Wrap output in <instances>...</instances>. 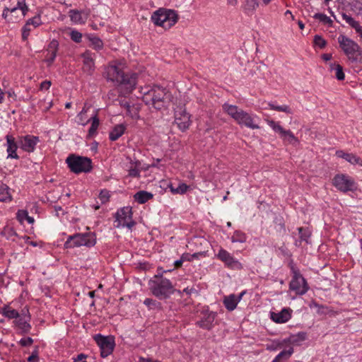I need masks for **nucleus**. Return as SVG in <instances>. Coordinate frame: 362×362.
Returning <instances> with one entry per match:
<instances>
[{
    "instance_id": "obj_43",
    "label": "nucleus",
    "mask_w": 362,
    "mask_h": 362,
    "mask_svg": "<svg viewBox=\"0 0 362 362\" xmlns=\"http://www.w3.org/2000/svg\"><path fill=\"white\" fill-rule=\"evenodd\" d=\"M27 26H30V25H33L35 28L39 26L42 24L41 18L40 15H37L33 18L28 19L26 22Z\"/></svg>"
},
{
    "instance_id": "obj_34",
    "label": "nucleus",
    "mask_w": 362,
    "mask_h": 362,
    "mask_svg": "<svg viewBox=\"0 0 362 362\" xmlns=\"http://www.w3.org/2000/svg\"><path fill=\"white\" fill-rule=\"evenodd\" d=\"M69 13L71 21L76 23H83L85 22V20L82 18L81 11L72 9L69 11Z\"/></svg>"
},
{
    "instance_id": "obj_44",
    "label": "nucleus",
    "mask_w": 362,
    "mask_h": 362,
    "mask_svg": "<svg viewBox=\"0 0 362 362\" xmlns=\"http://www.w3.org/2000/svg\"><path fill=\"white\" fill-rule=\"evenodd\" d=\"M188 188V185H187L185 183H182L180 184L177 188H173V187H171V191L173 193L183 194L187 192Z\"/></svg>"
},
{
    "instance_id": "obj_57",
    "label": "nucleus",
    "mask_w": 362,
    "mask_h": 362,
    "mask_svg": "<svg viewBox=\"0 0 362 362\" xmlns=\"http://www.w3.org/2000/svg\"><path fill=\"white\" fill-rule=\"evenodd\" d=\"M23 3H25V0L18 1L17 6L11 9V13H14L18 9H21V7H23Z\"/></svg>"
},
{
    "instance_id": "obj_27",
    "label": "nucleus",
    "mask_w": 362,
    "mask_h": 362,
    "mask_svg": "<svg viewBox=\"0 0 362 362\" xmlns=\"http://www.w3.org/2000/svg\"><path fill=\"white\" fill-rule=\"evenodd\" d=\"M341 158H343L351 164L362 166V159L356 155L341 152Z\"/></svg>"
},
{
    "instance_id": "obj_53",
    "label": "nucleus",
    "mask_w": 362,
    "mask_h": 362,
    "mask_svg": "<svg viewBox=\"0 0 362 362\" xmlns=\"http://www.w3.org/2000/svg\"><path fill=\"white\" fill-rule=\"evenodd\" d=\"M38 361V355L37 351H35L32 353V354L28 358V362H37Z\"/></svg>"
},
{
    "instance_id": "obj_37",
    "label": "nucleus",
    "mask_w": 362,
    "mask_h": 362,
    "mask_svg": "<svg viewBox=\"0 0 362 362\" xmlns=\"http://www.w3.org/2000/svg\"><path fill=\"white\" fill-rule=\"evenodd\" d=\"M307 334L304 332H300L296 334L291 335L289 338V341L292 344H298L300 341L305 340Z\"/></svg>"
},
{
    "instance_id": "obj_21",
    "label": "nucleus",
    "mask_w": 362,
    "mask_h": 362,
    "mask_svg": "<svg viewBox=\"0 0 362 362\" xmlns=\"http://www.w3.org/2000/svg\"><path fill=\"white\" fill-rule=\"evenodd\" d=\"M343 19L358 34V35L362 37V28L361 27L359 23L355 21L352 17L343 13L342 15Z\"/></svg>"
},
{
    "instance_id": "obj_47",
    "label": "nucleus",
    "mask_w": 362,
    "mask_h": 362,
    "mask_svg": "<svg viewBox=\"0 0 362 362\" xmlns=\"http://www.w3.org/2000/svg\"><path fill=\"white\" fill-rule=\"evenodd\" d=\"M71 39L75 42H81L82 39V34L78 30H72L70 33Z\"/></svg>"
},
{
    "instance_id": "obj_29",
    "label": "nucleus",
    "mask_w": 362,
    "mask_h": 362,
    "mask_svg": "<svg viewBox=\"0 0 362 362\" xmlns=\"http://www.w3.org/2000/svg\"><path fill=\"white\" fill-rule=\"evenodd\" d=\"M9 187L3 183H0V202L11 200V195L9 193Z\"/></svg>"
},
{
    "instance_id": "obj_24",
    "label": "nucleus",
    "mask_w": 362,
    "mask_h": 362,
    "mask_svg": "<svg viewBox=\"0 0 362 362\" xmlns=\"http://www.w3.org/2000/svg\"><path fill=\"white\" fill-rule=\"evenodd\" d=\"M0 313L8 319H17L19 317V313L9 305H4L1 308Z\"/></svg>"
},
{
    "instance_id": "obj_20",
    "label": "nucleus",
    "mask_w": 362,
    "mask_h": 362,
    "mask_svg": "<svg viewBox=\"0 0 362 362\" xmlns=\"http://www.w3.org/2000/svg\"><path fill=\"white\" fill-rule=\"evenodd\" d=\"M59 47V43L57 40H53L50 42L48 46L47 52H48V57L46 59V62L48 66H50L54 61L57 52Z\"/></svg>"
},
{
    "instance_id": "obj_54",
    "label": "nucleus",
    "mask_w": 362,
    "mask_h": 362,
    "mask_svg": "<svg viewBox=\"0 0 362 362\" xmlns=\"http://www.w3.org/2000/svg\"><path fill=\"white\" fill-rule=\"evenodd\" d=\"M165 272H167V271L163 270L162 268H158L157 270V274L153 276L152 279H159L160 278H164L163 275Z\"/></svg>"
},
{
    "instance_id": "obj_7",
    "label": "nucleus",
    "mask_w": 362,
    "mask_h": 362,
    "mask_svg": "<svg viewBox=\"0 0 362 362\" xmlns=\"http://www.w3.org/2000/svg\"><path fill=\"white\" fill-rule=\"evenodd\" d=\"M96 243V239L94 233H76L73 235L69 236L67 240L64 243L66 248H72L74 247L94 246Z\"/></svg>"
},
{
    "instance_id": "obj_61",
    "label": "nucleus",
    "mask_w": 362,
    "mask_h": 362,
    "mask_svg": "<svg viewBox=\"0 0 362 362\" xmlns=\"http://www.w3.org/2000/svg\"><path fill=\"white\" fill-rule=\"evenodd\" d=\"M184 258H185V256H182L180 259L176 260L175 262V267H180L182 264V262H184Z\"/></svg>"
},
{
    "instance_id": "obj_40",
    "label": "nucleus",
    "mask_w": 362,
    "mask_h": 362,
    "mask_svg": "<svg viewBox=\"0 0 362 362\" xmlns=\"http://www.w3.org/2000/svg\"><path fill=\"white\" fill-rule=\"evenodd\" d=\"M300 235V241H305L308 243V240L310 237L311 233L308 228L300 227L298 228Z\"/></svg>"
},
{
    "instance_id": "obj_55",
    "label": "nucleus",
    "mask_w": 362,
    "mask_h": 362,
    "mask_svg": "<svg viewBox=\"0 0 362 362\" xmlns=\"http://www.w3.org/2000/svg\"><path fill=\"white\" fill-rule=\"evenodd\" d=\"M87 358V356L83 354H80L77 356L76 358H74L73 362H87L86 361V358Z\"/></svg>"
},
{
    "instance_id": "obj_17",
    "label": "nucleus",
    "mask_w": 362,
    "mask_h": 362,
    "mask_svg": "<svg viewBox=\"0 0 362 362\" xmlns=\"http://www.w3.org/2000/svg\"><path fill=\"white\" fill-rule=\"evenodd\" d=\"M341 48L349 57H351L358 52V46L353 40L343 37L341 41Z\"/></svg>"
},
{
    "instance_id": "obj_60",
    "label": "nucleus",
    "mask_w": 362,
    "mask_h": 362,
    "mask_svg": "<svg viewBox=\"0 0 362 362\" xmlns=\"http://www.w3.org/2000/svg\"><path fill=\"white\" fill-rule=\"evenodd\" d=\"M116 101H117L119 103V105L122 107H124V106H126V105L128 103V101L124 98H117Z\"/></svg>"
},
{
    "instance_id": "obj_49",
    "label": "nucleus",
    "mask_w": 362,
    "mask_h": 362,
    "mask_svg": "<svg viewBox=\"0 0 362 362\" xmlns=\"http://www.w3.org/2000/svg\"><path fill=\"white\" fill-rule=\"evenodd\" d=\"M93 54L90 51H86L84 53L81 54V57L83 59V62H93V59L92 57Z\"/></svg>"
},
{
    "instance_id": "obj_48",
    "label": "nucleus",
    "mask_w": 362,
    "mask_h": 362,
    "mask_svg": "<svg viewBox=\"0 0 362 362\" xmlns=\"http://www.w3.org/2000/svg\"><path fill=\"white\" fill-rule=\"evenodd\" d=\"M110 194L109 192L106 189L101 190L99 194V199L101 201L102 204H105L109 201Z\"/></svg>"
},
{
    "instance_id": "obj_51",
    "label": "nucleus",
    "mask_w": 362,
    "mask_h": 362,
    "mask_svg": "<svg viewBox=\"0 0 362 362\" xmlns=\"http://www.w3.org/2000/svg\"><path fill=\"white\" fill-rule=\"evenodd\" d=\"M138 110L136 108L132 107L127 112V115L130 116L132 118H137L138 117Z\"/></svg>"
},
{
    "instance_id": "obj_52",
    "label": "nucleus",
    "mask_w": 362,
    "mask_h": 362,
    "mask_svg": "<svg viewBox=\"0 0 362 362\" xmlns=\"http://www.w3.org/2000/svg\"><path fill=\"white\" fill-rule=\"evenodd\" d=\"M30 31V29L29 26H27V24H25L24 25V27L23 28V32H22L23 40H25L28 38Z\"/></svg>"
},
{
    "instance_id": "obj_16",
    "label": "nucleus",
    "mask_w": 362,
    "mask_h": 362,
    "mask_svg": "<svg viewBox=\"0 0 362 362\" xmlns=\"http://www.w3.org/2000/svg\"><path fill=\"white\" fill-rule=\"evenodd\" d=\"M292 310L284 308L279 313H271V319L276 323H285L291 317Z\"/></svg>"
},
{
    "instance_id": "obj_23",
    "label": "nucleus",
    "mask_w": 362,
    "mask_h": 362,
    "mask_svg": "<svg viewBox=\"0 0 362 362\" xmlns=\"http://www.w3.org/2000/svg\"><path fill=\"white\" fill-rule=\"evenodd\" d=\"M223 305L228 311H233L235 310L238 305L236 296L235 294H230L228 296H225L223 299Z\"/></svg>"
},
{
    "instance_id": "obj_12",
    "label": "nucleus",
    "mask_w": 362,
    "mask_h": 362,
    "mask_svg": "<svg viewBox=\"0 0 362 362\" xmlns=\"http://www.w3.org/2000/svg\"><path fill=\"white\" fill-rule=\"evenodd\" d=\"M289 288L291 291H295L297 295H303L308 290V286L305 279L302 275L295 274L290 282Z\"/></svg>"
},
{
    "instance_id": "obj_6",
    "label": "nucleus",
    "mask_w": 362,
    "mask_h": 362,
    "mask_svg": "<svg viewBox=\"0 0 362 362\" xmlns=\"http://www.w3.org/2000/svg\"><path fill=\"white\" fill-rule=\"evenodd\" d=\"M66 163L70 170L76 174L89 173L93 168L90 158L75 154L68 156Z\"/></svg>"
},
{
    "instance_id": "obj_58",
    "label": "nucleus",
    "mask_w": 362,
    "mask_h": 362,
    "mask_svg": "<svg viewBox=\"0 0 362 362\" xmlns=\"http://www.w3.org/2000/svg\"><path fill=\"white\" fill-rule=\"evenodd\" d=\"M182 256H185L184 261H192L194 258L197 257L198 253H194L193 255L183 254Z\"/></svg>"
},
{
    "instance_id": "obj_1",
    "label": "nucleus",
    "mask_w": 362,
    "mask_h": 362,
    "mask_svg": "<svg viewBox=\"0 0 362 362\" xmlns=\"http://www.w3.org/2000/svg\"><path fill=\"white\" fill-rule=\"evenodd\" d=\"M107 81L116 83L131 92L136 84L137 74L135 73H124L117 65H109L105 71Z\"/></svg>"
},
{
    "instance_id": "obj_26",
    "label": "nucleus",
    "mask_w": 362,
    "mask_h": 362,
    "mask_svg": "<svg viewBox=\"0 0 362 362\" xmlns=\"http://www.w3.org/2000/svg\"><path fill=\"white\" fill-rule=\"evenodd\" d=\"M90 120L92 122H91V125L88 129V134L87 136L88 139L92 138L96 134L97 129H98V128L99 127V124H100L99 119L96 115H94L93 117H92L90 119H89L88 120V122H89Z\"/></svg>"
},
{
    "instance_id": "obj_28",
    "label": "nucleus",
    "mask_w": 362,
    "mask_h": 362,
    "mask_svg": "<svg viewBox=\"0 0 362 362\" xmlns=\"http://www.w3.org/2000/svg\"><path fill=\"white\" fill-rule=\"evenodd\" d=\"M144 304L148 310H161L163 309L161 303L153 298H146L144 300Z\"/></svg>"
},
{
    "instance_id": "obj_63",
    "label": "nucleus",
    "mask_w": 362,
    "mask_h": 362,
    "mask_svg": "<svg viewBox=\"0 0 362 362\" xmlns=\"http://www.w3.org/2000/svg\"><path fill=\"white\" fill-rule=\"evenodd\" d=\"M322 58L325 60V61H329L332 58V54H323L322 55Z\"/></svg>"
},
{
    "instance_id": "obj_22",
    "label": "nucleus",
    "mask_w": 362,
    "mask_h": 362,
    "mask_svg": "<svg viewBox=\"0 0 362 362\" xmlns=\"http://www.w3.org/2000/svg\"><path fill=\"white\" fill-rule=\"evenodd\" d=\"M153 197L152 193L144 190L139 191L134 195L135 201L139 204H145Z\"/></svg>"
},
{
    "instance_id": "obj_5",
    "label": "nucleus",
    "mask_w": 362,
    "mask_h": 362,
    "mask_svg": "<svg viewBox=\"0 0 362 362\" xmlns=\"http://www.w3.org/2000/svg\"><path fill=\"white\" fill-rule=\"evenodd\" d=\"M177 14L175 11L165 8H159L151 16V21L154 24L165 29L170 28L177 21Z\"/></svg>"
},
{
    "instance_id": "obj_46",
    "label": "nucleus",
    "mask_w": 362,
    "mask_h": 362,
    "mask_svg": "<svg viewBox=\"0 0 362 362\" xmlns=\"http://www.w3.org/2000/svg\"><path fill=\"white\" fill-rule=\"evenodd\" d=\"M314 43L315 46H317L321 49L324 48L327 44L325 40L318 35H315Z\"/></svg>"
},
{
    "instance_id": "obj_9",
    "label": "nucleus",
    "mask_w": 362,
    "mask_h": 362,
    "mask_svg": "<svg viewBox=\"0 0 362 362\" xmlns=\"http://www.w3.org/2000/svg\"><path fill=\"white\" fill-rule=\"evenodd\" d=\"M94 339L100 349V356L105 358L111 354L115 348V340L112 337H105L100 334L94 337Z\"/></svg>"
},
{
    "instance_id": "obj_8",
    "label": "nucleus",
    "mask_w": 362,
    "mask_h": 362,
    "mask_svg": "<svg viewBox=\"0 0 362 362\" xmlns=\"http://www.w3.org/2000/svg\"><path fill=\"white\" fill-rule=\"evenodd\" d=\"M115 227H127L131 229L136 222L132 220V210L129 206H126L119 209L115 214Z\"/></svg>"
},
{
    "instance_id": "obj_14",
    "label": "nucleus",
    "mask_w": 362,
    "mask_h": 362,
    "mask_svg": "<svg viewBox=\"0 0 362 362\" xmlns=\"http://www.w3.org/2000/svg\"><path fill=\"white\" fill-rule=\"evenodd\" d=\"M38 141L39 138L33 135L19 136L18 139L19 148L29 153L35 150V146Z\"/></svg>"
},
{
    "instance_id": "obj_41",
    "label": "nucleus",
    "mask_w": 362,
    "mask_h": 362,
    "mask_svg": "<svg viewBox=\"0 0 362 362\" xmlns=\"http://www.w3.org/2000/svg\"><path fill=\"white\" fill-rule=\"evenodd\" d=\"M314 18L315 19L319 20L322 23L328 25L329 26H332V25L333 21L330 19L329 17L327 16L325 14H323V13H315L314 15Z\"/></svg>"
},
{
    "instance_id": "obj_10",
    "label": "nucleus",
    "mask_w": 362,
    "mask_h": 362,
    "mask_svg": "<svg viewBox=\"0 0 362 362\" xmlns=\"http://www.w3.org/2000/svg\"><path fill=\"white\" fill-rule=\"evenodd\" d=\"M190 115L187 112L186 109L182 107H177L175 110V123L178 128L184 132L189 128L191 124Z\"/></svg>"
},
{
    "instance_id": "obj_33",
    "label": "nucleus",
    "mask_w": 362,
    "mask_h": 362,
    "mask_svg": "<svg viewBox=\"0 0 362 362\" xmlns=\"http://www.w3.org/2000/svg\"><path fill=\"white\" fill-rule=\"evenodd\" d=\"M16 218L21 223H23L25 220L29 223H33L35 221L33 217L28 216L26 210H18L16 214Z\"/></svg>"
},
{
    "instance_id": "obj_59",
    "label": "nucleus",
    "mask_w": 362,
    "mask_h": 362,
    "mask_svg": "<svg viewBox=\"0 0 362 362\" xmlns=\"http://www.w3.org/2000/svg\"><path fill=\"white\" fill-rule=\"evenodd\" d=\"M333 185L338 189L339 186V175H336L333 179Z\"/></svg>"
},
{
    "instance_id": "obj_31",
    "label": "nucleus",
    "mask_w": 362,
    "mask_h": 362,
    "mask_svg": "<svg viewBox=\"0 0 362 362\" xmlns=\"http://www.w3.org/2000/svg\"><path fill=\"white\" fill-rule=\"evenodd\" d=\"M258 0H246V3L244 6L245 12L247 15H250L253 11L258 7Z\"/></svg>"
},
{
    "instance_id": "obj_39",
    "label": "nucleus",
    "mask_w": 362,
    "mask_h": 362,
    "mask_svg": "<svg viewBox=\"0 0 362 362\" xmlns=\"http://www.w3.org/2000/svg\"><path fill=\"white\" fill-rule=\"evenodd\" d=\"M271 110L279 111V112H284L288 114H291L292 111L291 109L289 107V106L284 105H276L274 103H269L268 104Z\"/></svg>"
},
{
    "instance_id": "obj_19",
    "label": "nucleus",
    "mask_w": 362,
    "mask_h": 362,
    "mask_svg": "<svg viewBox=\"0 0 362 362\" xmlns=\"http://www.w3.org/2000/svg\"><path fill=\"white\" fill-rule=\"evenodd\" d=\"M30 320V315H25L24 316H20L17 319H16L15 322L18 327L21 330L23 334H27L30 332L31 328L30 325L29 324V321Z\"/></svg>"
},
{
    "instance_id": "obj_36",
    "label": "nucleus",
    "mask_w": 362,
    "mask_h": 362,
    "mask_svg": "<svg viewBox=\"0 0 362 362\" xmlns=\"http://www.w3.org/2000/svg\"><path fill=\"white\" fill-rule=\"evenodd\" d=\"M88 38L94 49L99 50L103 47V42L98 37L93 35H88Z\"/></svg>"
},
{
    "instance_id": "obj_56",
    "label": "nucleus",
    "mask_w": 362,
    "mask_h": 362,
    "mask_svg": "<svg viewBox=\"0 0 362 362\" xmlns=\"http://www.w3.org/2000/svg\"><path fill=\"white\" fill-rule=\"evenodd\" d=\"M51 81H44L40 83V89L43 90H48L49 87L51 86Z\"/></svg>"
},
{
    "instance_id": "obj_4",
    "label": "nucleus",
    "mask_w": 362,
    "mask_h": 362,
    "mask_svg": "<svg viewBox=\"0 0 362 362\" xmlns=\"http://www.w3.org/2000/svg\"><path fill=\"white\" fill-rule=\"evenodd\" d=\"M148 286L152 294L160 300H165L175 291L172 282L166 278L151 279Z\"/></svg>"
},
{
    "instance_id": "obj_62",
    "label": "nucleus",
    "mask_w": 362,
    "mask_h": 362,
    "mask_svg": "<svg viewBox=\"0 0 362 362\" xmlns=\"http://www.w3.org/2000/svg\"><path fill=\"white\" fill-rule=\"evenodd\" d=\"M8 12H11V9H9L8 8L6 7L4 11H3V13H2V17L4 18V19H6L7 17H8Z\"/></svg>"
},
{
    "instance_id": "obj_42",
    "label": "nucleus",
    "mask_w": 362,
    "mask_h": 362,
    "mask_svg": "<svg viewBox=\"0 0 362 362\" xmlns=\"http://www.w3.org/2000/svg\"><path fill=\"white\" fill-rule=\"evenodd\" d=\"M267 124L275 132L279 133L280 135L285 131V129L279 123L273 120H268Z\"/></svg>"
},
{
    "instance_id": "obj_32",
    "label": "nucleus",
    "mask_w": 362,
    "mask_h": 362,
    "mask_svg": "<svg viewBox=\"0 0 362 362\" xmlns=\"http://www.w3.org/2000/svg\"><path fill=\"white\" fill-rule=\"evenodd\" d=\"M140 165L141 162L139 160H136L134 163H132V166L128 170L129 176L139 178L140 177V170L139 169Z\"/></svg>"
},
{
    "instance_id": "obj_38",
    "label": "nucleus",
    "mask_w": 362,
    "mask_h": 362,
    "mask_svg": "<svg viewBox=\"0 0 362 362\" xmlns=\"http://www.w3.org/2000/svg\"><path fill=\"white\" fill-rule=\"evenodd\" d=\"M233 243H245L246 241V235L240 230H235L231 237Z\"/></svg>"
},
{
    "instance_id": "obj_15",
    "label": "nucleus",
    "mask_w": 362,
    "mask_h": 362,
    "mask_svg": "<svg viewBox=\"0 0 362 362\" xmlns=\"http://www.w3.org/2000/svg\"><path fill=\"white\" fill-rule=\"evenodd\" d=\"M357 189L358 185L354 178L347 175H341V192H354Z\"/></svg>"
},
{
    "instance_id": "obj_13",
    "label": "nucleus",
    "mask_w": 362,
    "mask_h": 362,
    "mask_svg": "<svg viewBox=\"0 0 362 362\" xmlns=\"http://www.w3.org/2000/svg\"><path fill=\"white\" fill-rule=\"evenodd\" d=\"M202 315L201 319L196 322V325L204 329L211 330L214 327L213 323L216 317V313L206 310L202 312Z\"/></svg>"
},
{
    "instance_id": "obj_11",
    "label": "nucleus",
    "mask_w": 362,
    "mask_h": 362,
    "mask_svg": "<svg viewBox=\"0 0 362 362\" xmlns=\"http://www.w3.org/2000/svg\"><path fill=\"white\" fill-rule=\"evenodd\" d=\"M217 257L221 260L230 269L240 270L243 269V264L234 257L224 249H220Z\"/></svg>"
},
{
    "instance_id": "obj_64",
    "label": "nucleus",
    "mask_w": 362,
    "mask_h": 362,
    "mask_svg": "<svg viewBox=\"0 0 362 362\" xmlns=\"http://www.w3.org/2000/svg\"><path fill=\"white\" fill-rule=\"evenodd\" d=\"M22 13L23 16H25L27 11H28V8L25 3H23V7H21Z\"/></svg>"
},
{
    "instance_id": "obj_30",
    "label": "nucleus",
    "mask_w": 362,
    "mask_h": 362,
    "mask_svg": "<svg viewBox=\"0 0 362 362\" xmlns=\"http://www.w3.org/2000/svg\"><path fill=\"white\" fill-rule=\"evenodd\" d=\"M293 353V349L292 347L287 350H283L274 358L272 362H282V361L288 359Z\"/></svg>"
},
{
    "instance_id": "obj_25",
    "label": "nucleus",
    "mask_w": 362,
    "mask_h": 362,
    "mask_svg": "<svg viewBox=\"0 0 362 362\" xmlns=\"http://www.w3.org/2000/svg\"><path fill=\"white\" fill-rule=\"evenodd\" d=\"M125 126L124 124H117L110 132L109 138L111 141L117 140L124 132Z\"/></svg>"
},
{
    "instance_id": "obj_50",
    "label": "nucleus",
    "mask_w": 362,
    "mask_h": 362,
    "mask_svg": "<svg viewBox=\"0 0 362 362\" xmlns=\"http://www.w3.org/2000/svg\"><path fill=\"white\" fill-rule=\"evenodd\" d=\"M22 346H28L33 343V339L31 337L21 339L19 341Z\"/></svg>"
},
{
    "instance_id": "obj_3",
    "label": "nucleus",
    "mask_w": 362,
    "mask_h": 362,
    "mask_svg": "<svg viewBox=\"0 0 362 362\" xmlns=\"http://www.w3.org/2000/svg\"><path fill=\"white\" fill-rule=\"evenodd\" d=\"M223 110L240 126H245L252 129L260 128L256 123L255 117L240 109L236 105L225 103L223 105Z\"/></svg>"
},
{
    "instance_id": "obj_18",
    "label": "nucleus",
    "mask_w": 362,
    "mask_h": 362,
    "mask_svg": "<svg viewBox=\"0 0 362 362\" xmlns=\"http://www.w3.org/2000/svg\"><path fill=\"white\" fill-rule=\"evenodd\" d=\"M6 144H7V152L8 158L18 159L19 157L16 153V150L19 147L18 141L15 140V138L12 135H6Z\"/></svg>"
},
{
    "instance_id": "obj_35",
    "label": "nucleus",
    "mask_w": 362,
    "mask_h": 362,
    "mask_svg": "<svg viewBox=\"0 0 362 362\" xmlns=\"http://www.w3.org/2000/svg\"><path fill=\"white\" fill-rule=\"evenodd\" d=\"M281 138L289 144H294L298 142V139L290 130H285L283 134H281Z\"/></svg>"
},
{
    "instance_id": "obj_45",
    "label": "nucleus",
    "mask_w": 362,
    "mask_h": 362,
    "mask_svg": "<svg viewBox=\"0 0 362 362\" xmlns=\"http://www.w3.org/2000/svg\"><path fill=\"white\" fill-rule=\"evenodd\" d=\"M83 70L88 75H91L94 71V62H83Z\"/></svg>"
},
{
    "instance_id": "obj_2",
    "label": "nucleus",
    "mask_w": 362,
    "mask_h": 362,
    "mask_svg": "<svg viewBox=\"0 0 362 362\" xmlns=\"http://www.w3.org/2000/svg\"><path fill=\"white\" fill-rule=\"evenodd\" d=\"M142 100L146 105L160 110L168 105L171 100V94L166 88L155 86L144 92Z\"/></svg>"
}]
</instances>
